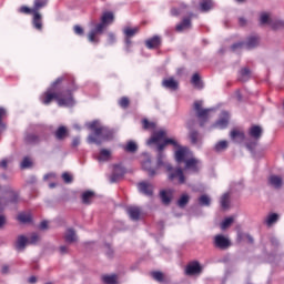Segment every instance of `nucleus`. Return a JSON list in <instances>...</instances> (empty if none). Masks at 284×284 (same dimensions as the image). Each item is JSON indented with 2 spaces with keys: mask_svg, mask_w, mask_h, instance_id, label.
Instances as JSON below:
<instances>
[{
  "mask_svg": "<svg viewBox=\"0 0 284 284\" xmlns=\"http://www.w3.org/2000/svg\"><path fill=\"white\" fill-rule=\"evenodd\" d=\"M142 168L145 172H148L149 176H156V169L152 168V161L148 160L143 162Z\"/></svg>",
  "mask_w": 284,
  "mask_h": 284,
  "instance_id": "obj_31",
  "label": "nucleus"
},
{
  "mask_svg": "<svg viewBox=\"0 0 284 284\" xmlns=\"http://www.w3.org/2000/svg\"><path fill=\"white\" fill-rule=\"evenodd\" d=\"M192 29V16L184 17L180 23L175 26V32H183Z\"/></svg>",
  "mask_w": 284,
  "mask_h": 284,
  "instance_id": "obj_17",
  "label": "nucleus"
},
{
  "mask_svg": "<svg viewBox=\"0 0 284 284\" xmlns=\"http://www.w3.org/2000/svg\"><path fill=\"white\" fill-rule=\"evenodd\" d=\"M191 84L193 88H195V90H203V88H205V83L203 82L200 73H194L191 77Z\"/></svg>",
  "mask_w": 284,
  "mask_h": 284,
  "instance_id": "obj_21",
  "label": "nucleus"
},
{
  "mask_svg": "<svg viewBox=\"0 0 284 284\" xmlns=\"http://www.w3.org/2000/svg\"><path fill=\"white\" fill-rule=\"evenodd\" d=\"M26 245H29V240L26 235H19L14 244L16 250H18V252H23V250H26Z\"/></svg>",
  "mask_w": 284,
  "mask_h": 284,
  "instance_id": "obj_23",
  "label": "nucleus"
},
{
  "mask_svg": "<svg viewBox=\"0 0 284 284\" xmlns=\"http://www.w3.org/2000/svg\"><path fill=\"white\" fill-rule=\"evenodd\" d=\"M62 180L64 181V183H72V181H74V178L72 176V174L64 172L62 173Z\"/></svg>",
  "mask_w": 284,
  "mask_h": 284,
  "instance_id": "obj_55",
  "label": "nucleus"
},
{
  "mask_svg": "<svg viewBox=\"0 0 284 284\" xmlns=\"http://www.w3.org/2000/svg\"><path fill=\"white\" fill-rule=\"evenodd\" d=\"M118 278L119 277L115 274H113V275H103L102 276V282L104 284H116Z\"/></svg>",
  "mask_w": 284,
  "mask_h": 284,
  "instance_id": "obj_41",
  "label": "nucleus"
},
{
  "mask_svg": "<svg viewBox=\"0 0 284 284\" xmlns=\"http://www.w3.org/2000/svg\"><path fill=\"white\" fill-rule=\"evenodd\" d=\"M187 128L189 130H191L189 132V139L193 145H196V143H199V131L192 130V126L190 124H187Z\"/></svg>",
  "mask_w": 284,
  "mask_h": 284,
  "instance_id": "obj_33",
  "label": "nucleus"
},
{
  "mask_svg": "<svg viewBox=\"0 0 284 284\" xmlns=\"http://www.w3.org/2000/svg\"><path fill=\"white\" fill-rule=\"evenodd\" d=\"M6 119H8V109L0 106V136L8 130V123H6Z\"/></svg>",
  "mask_w": 284,
  "mask_h": 284,
  "instance_id": "obj_18",
  "label": "nucleus"
},
{
  "mask_svg": "<svg viewBox=\"0 0 284 284\" xmlns=\"http://www.w3.org/2000/svg\"><path fill=\"white\" fill-rule=\"evenodd\" d=\"M73 30H74V33L78 34L79 37H83V34H84V32H85V31L81 28V26H79V24L74 26Z\"/></svg>",
  "mask_w": 284,
  "mask_h": 284,
  "instance_id": "obj_60",
  "label": "nucleus"
},
{
  "mask_svg": "<svg viewBox=\"0 0 284 284\" xmlns=\"http://www.w3.org/2000/svg\"><path fill=\"white\" fill-rule=\"evenodd\" d=\"M119 105L120 108H122L123 110H128V108H130V98L128 97H122L119 100Z\"/></svg>",
  "mask_w": 284,
  "mask_h": 284,
  "instance_id": "obj_51",
  "label": "nucleus"
},
{
  "mask_svg": "<svg viewBox=\"0 0 284 284\" xmlns=\"http://www.w3.org/2000/svg\"><path fill=\"white\" fill-rule=\"evenodd\" d=\"M31 23L34 30H38V32H43V16L39 11H36L32 14Z\"/></svg>",
  "mask_w": 284,
  "mask_h": 284,
  "instance_id": "obj_15",
  "label": "nucleus"
},
{
  "mask_svg": "<svg viewBox=\"0 0 284 284\" xmlns=\"http://www.w3.org/2000/svg\"><path fill=\"white\" fill-rule=\"evenodd\" d=\"M18 12H19L20 14H33V13H36L37 11H36V9H34V7L29 8V7H27V6H22V7H20V8L18 9Z\"/></svg>",
  "mask_w": 284,
  "mask_h": 284,
  "instance_id": "obj_44",
  "label": "nucleus"
},
{
  "mask_svg": "<svg viewBox=\"0 0 284 284\" xmlns=\"http://www.w3.org/2000/svg\"><path fill=\"white\" fill-rule=\"evenodd\" d=\"M94 196H95V194L93 191H84L81 194L83 205H91L92 201L94 200Z\"/></svg>",
  "mask_w": 284,
  "mask_h": 284,
  "instance_id": "obj_28",
  "label": "nucleus"
},
{
  "mask_svg": "<svg viewBox=\"0 0 284 284\" xmlns=\"http://www.w3.org/2000/svg\"><path fill=\"white\" fill-rule=\"evenodd\" d=\"M232 223H234V217L224 219L221 224L222 230H227V227H230L232 225Z\"/></svg>",
  "mask_w": 284,
  "mask_h": 284,
  "instance_id": "obj_53",
  "label": "nucleus"
},
{
  "mask_svg": "<svg viewBox=\"0 0 284 284\" xmlns=\"http://www.w3.org/2000/svg\"><path fill=\"white\" fill-rule=\"evenodd\" d=\"M230 148V143L226 140L219 141L214 146V152H225Z\"/></svg>",
  "mask_w": 284,
  "mask_h": 284,
  "instance_id": "obj_35",
  "label": "nucleus"
},
{
  "mask_svg": "<svg viewBox=\"0 0 284 284\" xmlns=\"http://www.w3.org/2000/svg\"><path fill=\"white\" fill-rule=\"evenodd\" d=\"M160 199L162 201V204L168 206L170 203H172V199H174V193L172 190H162L160 191Z\"/></svg>",
  "mask_w": 284,
  "mask_h": 284,
  "instance_id": "obj_19",
  "label": "nucleus"
},
{
  "mask_svg": "<svg viewBox=\"0 0 284 284\" xmlns=\"http://www.w3.org/2000/svg\"><path fill=\"white\" fill-rule=\"evenodd\" d=\"M247 134L253 141H261V139L263 138V126L252 124L247 130Z\"/></svg>",
  "mask_w": 284,
  "mask_h": 284,
  "instance_id": "obj_13",
  "label": "nucleus"
},
{
  "mask_svg": "<svg viewBox=\"0 0 284 284\" xmlns=\"http://www.w3.org/2000/svg\"><path fill=\"white\" fill-rule=\"evenodd\" d=\"M88 130H91V134L88 136V143H94L95 145H101L103 141H112L114 139V130L101 125L99 120H93L87 123Z\"/></svg>",
  "mask_w": 284,
  "mask_h": 284,
  "instance_id": "obj_3",
  "label": "nucleus"
},
{
  "mask_svg": "<svg viewBox=\"0 0 284 284\" xmlns=\"http://www.w3.org/2000/svg\"><path fill=\"white\" fill-rule=\"evenodd\" d=\"M268 183L275 187V190H281V187H283V179L278 175H271L268 178Z\"/></svg>",
  "mask_w": 284,
  "mask_h": 284,
  "instance_id": "obj_29",
  "label": "nucleus"
},
{
  "mask_svg": "<svg viewBox=\"0 0 284 284\" xmlns=\"http://www.w3.org/2000/svg\"><path fill=\"white\" fill-rule=\"evenodd\" d=\"M110 156H112V153L108 151V149H102L100 151L99 160L100 161H110Z\"/></svg>",
  "mask_w": 284,
  "mask_h": 284,
  "instance_id": "obj_47",
  "label": "nucleus"
},
{
  "mask_svg": "<svg viewBox=\"0 0 284 284\" xmlns=\"http://www.w3.org/2000/svg\"><path fill=\"white\" fill-rule=\"evenodd\" d=\"M230 121L226 118H221L220 120L216 121V125L221 126L222 130L227 128Z\"/></svg>",
  "mask_w": 284,
  "mask_h": 284,
  "instance_id": "obj_54",
  "label": "nucleus"
},
{
  "mask_svg": "<svg viewBox=\"0 0 284 284\" xmlns=\"http://www.w3.org/2000/svg\"><path fill=\"white\" fill-rule=\"evenodd\" d=\"M187 203H190V196L186 193H183L179 200H178V206H180L182 210L187 206Z\"/></svg>",
  "mask_w": 284,
  "mask_h": 284,
  "instance_id": "obj_37",
  "label": "nucleus"
},
{
  "mask_svg": "<svg viewBox=\"0 0 284 284\" xmlns=\"http://www.w3.org/2000/svg\"><path fill=\"white\" fill-rule=\"evenodd\" d=\"M278 221V214L277 213H271L267 215L265 223L271 227V225H274Z\"/></svg>",
  "mask_w": 284,
  "mask_h": 284,
  "instance_id": "obj_39",
  "label": "nucleus"
},
{
  "mask_svg": "<svg viewBox=\"0 0 284 284\" xmlns=\"http://www.w3.org/2000/svg\"><path fill=\"white\" fill-rule=\"evenodd\" d=\"M213 245L216 250H230L232 242L225 235L217 234L214 236Z\"/></svg>",
  "mask_w": 284,
  "mask_h": 284,
  "instance_id": "obj_9",
  "label": "nucleus"
},
{
  "mask_svg": "<svg viewBox=\"0 0 284 284\" xmlns=\"http://www.w3.org/2000/svg\"><path fill=\"white\" fill-rule=\"evenodd\" d=\"M54 138L57 141H65L68 139V128L59 126L54 132Z\"/></svg>",
  "mask_w": 284,
  "mask_h": 284,
  "instance_id": "obj_27",
  "label": "nucleus"
},
{
  "mask_svg": "<svg viewBox=\"0 0 284 284\" xmlns=\"http://www.w3.org/2000/svg\"><path fill=\"white\" fill-rule=\"evenodd\" d=\"M197 203L201 205V207H210V205H212V199L203 194L197 199Z\"/></svg>",
  "mask_w": 284,
  "mask_h": 284,
  "instance_id": "obj_34",
  "label": "nucleus"
},
{
  "mask_svg": "<svg viewBox=\"0 0 284 284\" xmlns=\"http://www.w3.org/2000/svg\"><path fill=\"white\" fill-rule=\"evenodd\" d=\"M65 243H77V232L74 229H68L64 235Z\"/></svg>",
  "mask_w": 284,
  "mask_h": 284,
  "instance_id": "obj_32",
  "label": "nucleus"
},
{
  "mask_svg": "<svg viewBox=\"0 0 284 284\" xmlns=\"http://www.w3.org/2000/svg\"><path fill=\"white\" fill-rule=\"evenodd\" d=\"M124 152H129L130 154H134L136 150H139V145L135 144L134 141L126 142V145L123 146Z\"/></svg>",
  "mask_w": 284,
  "mask_h": 284,
  "instance_id": "obj_36",
  "label": "nucleus"
},
{
  "mask_svg": "<svg viewBox=\"0 0 284 284\" xmlns=\"http://www.w3.org/2000/svg\"><path fill=\"white\" fill-rule=\"evenodd\" d=\"M139 190L144 196H154V186L148 182L139 183Z\"/></svg>",
  "mask_w": 284,
  "mask_h": 284,
  "instance_id": "obj_20",
  "label": "nucleus"
},
{
  "mask_svg": "<svg viewBox=\"0 0 284 284\" xmlns=\"http://www.w3.org/2000/svg\"><path fill=\"white\" fill-rule=\"evenodd\" d=\"M239 26L241 28H245V26H247V19H245L243 17L239 18Z\"/></svg>",
  "mask_w": 284,
  "mask_h": 284,
  "instance_id": "obj_63",
  "label": "nucleus"
},
{
  "mask_svg": "<svg viewBox=\"0 0 284 284\" xmlns=\"http://www.w3.org/2000/svg\"><path fill=\"white\" fill-rule=\"evenodd\" d=\"M77 90L74 78L63 75L58 78L50 88L41 95L40 101L43 105H50L52 101H57L60 108H72L74 105L73 92Z\"/></svg>",
  "mask_w": 284,
  "mask_h": 284,
  "instance_id": "obj_1",
  "label": "nucleus"
},
{
  "mask_svg": "<svg viewBox=\"0 0 284 284\" xmlns=\"http://www.w3.org/2000/svg\"><path fill=\"white\" fill-rule=\"evenodd\" d=\"M0 168H1L2 170H8V160H7V159H4V160H2V161L0 162Z\"/></svg>",
  "mask_w": 284,
  "mask_h": 284,
  "instance_id": "obj_64",
  "label": "nucleus"
},
{
  "mask_svg": "<svg viewBox=\"0 0 284 284\" xmlns=\"http://www.w3.org/2000/svg\"><path fill=\"white\" fill-rule=\"evenodd\" d=\"M8 194H10L9 203H13V204L19 203V192L11 190V191H8Z\"/></svg>",
  "mask_w": 284,
  "mask_h": 284,
  "instance_id": "obj_46",
  "label": "nucleus"
},
{
  "mask_svg": "<svg viewBox=\"0 0 284 284\" xmlns=\"http://www.w3.org/2000/svg\"><path fill=\"white\" fill-rule=\"evenodd\" d=\"M237 241L239 243L246 242L250 245L254 244V237H252V235H250L248 233H243L241 231L237 232Z\"/></svg>",
  "mask_w": 284,
  "mask_h": 284,
  "instance_id": "obj_30",
  "label": "nucleus"
},
{
  "mask_svg": "<svg viewBox=\"0 0 284 284\" xmlns=\"http://www.w3.org/2000/svg\"><path fill=\"white\" fill-rule=\"evenodd\" d=\"M144 45L148 50H159L163 45V40L159 36H153L145 40Z\"/></svg>",
  "mask_w": 284,
  "mask_h": 284,
  "instance_id": "obj_14",
  "label": "nucleus"
},
{
  "mask_svg": "<svg viewBox=\"0 0 284 284\" xmlns=\"http://www.w3.org/2000/svg\"><path fill=\"white\" fill-rule=\"evenodd\" d=\"M221 207L222 210H227L230 207V194L226 193L221 199Z\"/></svg>",
  "mask_w": 284,
  "mask_h": 284,
  "instance_id": "obj_50",
  "label": "nucleus"
},
{
  "mask_svg": "<svg viewBox=\"0 0 284 284\" xmlns=\"http://www.w3.org/2000/svg\"><path fill=\"white\" fill-rule=\"evenodd\" d=\"M126 213L132 221H139L141 219V209L139 206H129Z\"/></svg>",
  "mask_w": 284,
  "mask_h": 284,
  "instance_id": "obj_25",
  "label": "nucleus"
},
{
  "mask_svg": "<svg viewBox=\"0 0 284 284\" xmlns=\"http://www.w3.org/2000/svg\"><path fill=\"white\" fill-rule=\"evenodd\" d=\"M184 170L199 174L201 172V160L196 158L187 159V161L184 162Z\"/></svg>",
  "mask_w": 284,
  "mask_h": 284,
  "instance_id": "obj_12",
  "label": "nucleus"
},
{
  "mask_svg": "<svg viewBox=\"0 0 284 284\" xmlns=\"http://www.w3.org/2000/svg\"><path fill=\"white\" fill-rule=\"evenodd\" d=\"M193 110L196 119L199 120L200 128H205V123L210 121V112H212V109H203V101L196 100L193 103Z\"/></svg>",
  "mask_w": 284,
  "mask_h": 284,
  "instance_id": "obj_7",
  "label": "nucleus"
},
{
  "mask_svg": "<svg viewBox=\"0 0 284 284\" xmlns=\"http://www.w3.org/2000/svg\"><path fill=\"white\" fill-rule=\"evenodd\" d=\"M18 221H19L20 223H23V224H26V223H32V215L26 214V213H20V214L18 215Z\"/></svg>",
  "mask_w": 284,
  "mask_h": 284,
  "instance_id": "obj_43",
  "label": "nucleus"
},
{
  "mask_svg": "<svg viewBox=\"0 0 284 284\" xmlns=\"http://www.w3.org/2000/svg\"><path fill=\"white\" fill-rule=\"evenodd\" d=\"M243 47H245V42H235L231 45V50L234 52L241 50Z\"/></svg>",
  "mask_w": 284,
  "mask_h": 284,
  "instance_id": "obj_57",
  "label": "nucleus"
},
{
  "mask_svg": "<svg viewBox=\"0 0 284 284\" xmlns=\"http://www.w3.org/2000/svg\"><path fill=\"white\" fill-rule=\"evenodd\" d=\"M252 79V70L250 67L241 68V70L237 73V81L240 83H247Z\"/></svg>",
  "mask_w": 284,
  "mask_h": 284,
  "instance_id": "obj_16",
  "label": "nucleus"
},
{
  "mask_svg": "<svg viewBox=\"0 0 284 284\" xmlns=\"http://www.w3.org/2000/svg\"><path fill=\"white\" fill-rule=\"evenodd\" d=\"M258 43H261V38L257 36H251L246 39V42H244V45L246 50H253V48H257Z\"/></svg>",
  "mask_w": 284,
  "mask_h": 284,
  "instance_id": "obj_22",
  "label": "nucleus"
},
{
  "mask_svg": "<svg viewBox=\"0 0 284 284\" xmlns=\"http://www.w3.org/2000/svg\"><path fill=\"white\" fill-rule=\"evenodd\" d=\"M141 32V27H124L123 28V36H124V47L126 52H130L132 50V39L136 37Z\"/></svg>",
  "mask_w": 284,
  "mask_h": 284,
  "instance_id": "obj_8",
  "label": "nucleus"
},
{
  "mask_svg": "<svg viewBox=\"0 0 284 284\" xmlns=\"http://www.w3.org/2000/svg\"><path fill=\"white\" fill-rule=\"evenodd\" d=\"M203 272V266L199 261L189 262L185 267L186 276H199Z\"/></svg>",
  "mask_w": 284,
  "mask_h": 284,
  "instance_id": "obj_10",
  "label": "nucleus"
},
{
  "mask_svg": "<svg viewBox=\"0 0 284 284\" xmlns=\"http://www.w3.org/2000/svg\"><path fill=\"white\" fill-rule=\"evenodd\" d=\"M125 176V169L121 164H113V171L110 175V183H119Z\"/></svg>",
  "mask_w": 284,
  "mask_h": 284,
  "instance_id": "obj_11",
  "label": "nucleus"
},
{
  "mask_svg": "<svg viewBox=\"0 0 284 284\" xmlns=\"http://www.w3.org/2000/svg\"><path fill=\"white\" fill-rule=\"evenodd\" d=\"M156 168L163 169L166 173L169 181L174 182L178 181L179 185H184L186 178L185 173H183V169L174 168L172 163L168 160H161L156 158Z\"/></svg>",
  "mask_w": 284,
  "mask_h": 284,
  "instance_id": "obj_5",
  "label": "nucleus"
},
{
  "mask_svg": "<svg viewBox=\"0 0 284 284\" xmlns=\"http://www.w3.org/2000/svg\"><path fill=\"white\" fill-rule=\"evenodd\" d=\"M59 252H60L61 255L68 254L70 252V248L65 245H62V246L59 247Z\"/></svg>",
  "mask_w": 284,
  "mask_h": 284,
  "instance_id": "obj_61",
  "label": "nucleus"
},
{
  "mask_svg": "<svg viewBox=\"0 0 284 284\" xmlns=\"http://www.w3.org/2000/svg\"><path fill=\"white\" fill-rule=\"evenodd\" d=\"M230 136H231V140H233L235 143L245 141V132L239 129H233L230 133Z\"/></svg>",
  "mask_w": 284,
  "mask_h": 284,
  "instance_id": "obj_24",
  "label": "nucleus"
},
{
  "mask_svg": "<svg viewBox=\"0 0 284 284\" xmlns=\"http://www.w3.org/2000/svg\"><path fill=\"white\" fill-rule=\"evenodd\" d=\"M112 23H114V13L112 11L103 12L100 18V22L97 23L88 34V40L90 41V43H94V45H98V43L101 42L99 34H103V30H105L108 26H112Z\"/></svg>",
  "mask_w": 284,
  "mask_h": 284,
  "instance_id": "obj_4",
  "label": "nucleus"
},
{
  "mask_svg": "<svg viewBox=\"0 0 284 284\" xmlns=\"http://www.w3.org/2000/svg\"><path fill=\"white\" fill-rule=\"evenodd\" d=\"M28 241L29 245H36V243L39 241V234L32 233Z\"/></svg>",
  "mask_w": 284,
  "mask_h": 284,
  "instance_id": "obj_56",
  "label": "nucleus"
},
{
  "mask_svg": "<svg viewBox=\"0 0 284 284\" xmlns=\"http://www.w3.org/2000/svg\"><path fill=\"white\" fill-rule=\"evenodd\" d=\"M49 1L50 0H34L33 9H36V12H39L40 10H43V8L48 7Z\"/></svg>",
  "mask_w": 284,
  "mask_h": 284,
  "instance_id": "obj_38",
  "label": "nucleus"
},
{
  "mask_svg": "<svg viewBox=\"0 0 284 284\" xmlns=\"http://www.w3.org/2000/svg\"><path fill=\"white\" fill-rule=\"evenodd\" d=\"M200 8L202 12H210V9L212 8V0H202L200 2Z\"/></svg>",
  "mask_w": 284,
  "mask_h": 284,
  "instance_id": "obj_42",
  "label": "nucleus"
},
{
  "mask_svg": "<svg viewBox=\"0 0 284 284\" xmlns=\"http://www.w3.org/2000/svg\"><path fill=\"white\" fill-rule=\"evenodd\" d=\"M151 276L154 281H158V283H165V275L161 271L152 272Z\"/></svg>",
  "mask_w": 284,
  "mask_h": 284,
  "instance_id": "obj_40",
  "label": "nucleus"
},
{
  "mask_svg": "<svg viewBox=\"0 0 284 284\" xmlns=\"http://www.w3.org/2000/svg\"><path fill=\"white\" fill-rule=\"evenodd\" d=\"M270 27L272 30H281V28H284V21L272 19Z\"/></svg>",
  "mask_w": 284,
  "mask_h": 284,
  "instance_id": "obj_48",
  "label": "nucleus"
},
{
  "mask_svg": "<svg viewBox=\"0 0 284 284\" xmlns=\"http://www.w3.org/2000/svg\"><path fill=\"white\" fill-rule=\"evenodd\" d=\"M257 145H258V140L248 141L246 142V150L248 152H254Z\"/></svg>",
  "mask_w": 284,
  "mask_h": 284,
  "instance_id": "obj_52",
  "label": "nucleus"
},
{
  "mask_svg": "<svg viewBox=\"0 0 284 284\" xmlns=\"http://www.w3.org/2000/svg\"><path fill=\"white\" fill-rule=\"evenodd\" d=\"M1 274H10V265L3 264L1 267Z\"/></svg>",
  "mask_w": 284,
  "mask_h": 284,
  "instance_id": "obj_62",
  "label": "nucleus"
},
{
  "mask_svg": "<svg viewBox=\"0 0 284 284\" xmlns=\"http://www.w3.org/2000/svg\"><path fill=\"white\" fill-rule=\"evenodd\" d=\"M168 132L164 130H160L153 133L151 139L149 140V143H153L156 145V159H161L162 161H168V158L165 156V148L168 145H172L174 148V159L179 165L181 163H185L187 161V152H190V149L187 146H183L176 141V139L166 138Z\"/></svg>",
  "mask_w": 284,
  "mask_h": 284,
  "instance_id": "obj_2",
  "label": "nucleus"
},
{
  "mask_svg": "<svg viewBox=\"0 0 284 284\" xmlns=\"http://www.w3.org/2000/svg\"><path fill=\"white\" fill-rule=\"evenodd\" d=\"M162 85L168 90H173V91L179 90V81L174 80V78L164 79L162 82Z\"/></svg>",
  "mask_w": 284,
  "mask_h": 284,
  "instance_id": "obj_26",
  "label": "nucleus"
},
{
  "mask_svg": "<svg viewBox=\"0 0 284 284\" xmlns=\"http://www.w3.org/2000/svg\"><path fill=\"white\" fill-rule=\"evenodd\" d=\"M108 43L109 45H114L116 43V36L114 33H109L108 34Z\"/></svg>",
  "mask_w": 284,
  "mask_h": 284,
  "instance_id": "obj_58",
  "label": "nucleus"
},
{
  "mask_svg": "<svg viewBox=\"0 0 284 284\" xmlns=\"http://www.w3.org/2000/svg\"><path fill=\"white\" fill-rule=\"evenodd\" d=\"M143 130H154L156 128V123L150 122L148 119L142 120Z\"/></svg>",
  "mask_w": 284,
  "mask_h": 284,
  "instance_id": "obj_49",
  "label": "nucleus"
},
{
  "mask_svg": "<svg viewBox=\"0 0 284 284\" xmlns=\"http://www.w3.org/2000/svg\"><path fill=\"white\" fill-rule=\"evenodd\" d=\"M260 23L261 26H271L272 19L270 18V14L265 12L261 13Z\"/></svg>",
  "mask_w": 284,
  "mask_h": 284,
  "instance_id": "obj_45",
  "label": "nucleus"
},
{
  "mask_svg": "<svg viewBox=\"0 0 284 284\" xmlns=\"http://www.w3.org/2000/svg\"><path fill=\"white\" fill-rule=\"evenodd\" d=\"M22 168H32V160L30 158H24L21 163Z\"/></svg>",
  "mask_w": 284,
  "mask_h": 284,
  "instance_id": "obj_59",
  "label": "nucleus"
},
{
  "mask_svg": "<svg viewBox=\"0 0 284 284\" xmlns=\"http://www.w3.org/2000/svg\"><path fill=\"white\" fill-rule=\"evenodd\" d=\"M50 139V129L40 128L36 132H30L24 135L26 145H39L42 141Z\"/></svg>",
  "mask_w": 284,
  "mask_h": 284,
  "instance_id": "obj_6",
  "label": "nucleus"
}]
</instances>
